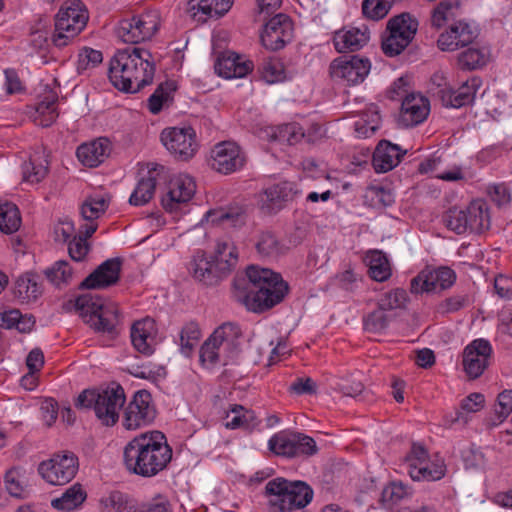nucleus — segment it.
Instances as JSON below:
<instances>
[{"instance_id": "nucleus-12", "label": "nucleus", "mask_w": 512, "mask_h": 512, "mask_svg": "<svg viewBox=\"0 0 512 512\" xmlns=\"http://www.w3.org/2000/svg\"><path fill=\"white\" fill-rule=\"evenodd\" d=\"M160 25L158 11L151 10L119 22L117 36L125 43L136 44L151 39Z\"/></svg>"}, {"instance_id": "nucleus-35", "label": "nucleus", "mask_w": 512, "mask_h": 512, "mask_svg": "<svg viewBox=\"0 0 512 512\" xmlns=\"http://www.w3.org/2000/svg\"><path fill=\"white\" fill-rule=\"evenodd\" d=\"M232 6V0H189L188 11L195 18L199 14V20L207 17H220Z\"/></svg>"}, {"instance_id": "nucleus-61", "label": "nucleus", "mask_w": 512, "mask_h": 512, "mask_svg": "<svg viewBox=\"0 0 512 512\" xmlns=\"http://www.w3.org/2000/svg\"><path fill=\"white\" fill-rule=\"evenodd\" d=\"M484 396L480 393H472L469 396H467L465 399L462 400L460 409L461 411L457 412L456 421L463 420L466 422V418H464L462 415L464 412L466 413H474L482 409L484 406Z\"/></svg>"}, {"instance_id": "nucleus-47", "label": "nucleus", "mask_w": 512, "mask_h": 512, "mask_svg": "<svg viewBox=\"0 0 512 512\" xmlns=\"http://www.w3.org/2000/svg\"><path fill=\"white\" fill-rule=\"evenodd\" d=\"M261 78L268 84L281 82L285 79L283 63L276 57L264 58L258 66Z\"/></svg>"}, {"instance_id": "nucleus-42", "label": "nucleus", "mask_w": 512, "mask_h": 512, "mask_svg": "<svg viewBox=\"0 0 512 512\" xmlns=\"http://www.w3.org/2000/svg\"><path fill=\"white\" fill-rule=\"evenodd\" d=\"M57 95L53 92H49L41 101L36 104L34 118L35 122L42 127H49L52 125L58 113L56 111Z\"/></svg>"}, {"instance_id": "nucleus-60", "label": "nucleus", "mask_w": 512, "mask_h": 512, "mask_svg": "<svg viewBox=\"0 0 512 512\" xmlns=\"http://www.w3.org/2000/svg\"><path fill=\"white\" fill-rule=\"evenodd\" d=\"M294 434L295 444L293 445L292 450H295V457L312 456L317 453L318 449L316 442L312 437L298 432H294Z\"/></svg>"}, {"instance_id": "nucleus-64", "label": "nucleus", "mask_w": 512, "mask_h": 512, "mask_svg": "<svg viewBox=\"0 0 512 512\" xmlns=\"http://www.w3.org/2000/svg\"><path fill=\"white\" fill-rule=\"evenodd\" d=\"M103 60V55L100 51L92 48H84L79 54L78 69H87L95 67Z\"/></svg>"}, {"instance_id": "nucleus-29", "label": "nucleus", "mask_w": 512, "mask_h": 512, "mask_svg": "<svg viewBox=\"0 0 512 512\" xmlns=\"http://www.w3.org/2000/svg\"><path fill=\"white\" fill-rule=\"evenodd\" d=\"M370 39L366 26L347 27L335 32L333 43L339 53L354 52L363 48Z\"/></svg>"}, {"instance_id": "nucleus-2", "label": "nucleus", "mask_w": 512, "mask_h": 512, "mask_svg": "<svg viewBox=\"0 0 512 512\" xmlns=\"http://www.w3.org/2000/svg\"><path fill=\"white\" fill-rule=\"evenodd\" d=\"M236 297L248 310L259 313L280 303L288 292L281 276L270 269L250 266L246 278L234 280Z\"/></svg>"}, {"instance_id": "nucleus-39", "label": "nucleus", "mask_w": 512, "mask_h": 512, "mask_svg": "<svg viewBox=\"0 0 512 512\" xmlns=\"http://www.w3.org/2000/svg\"><path fill=\"white\" fill-rule=\"evenodd\" d=\"M156 175V169H153L148 171L147 176L139 179L129 198V203L131 205L142 206L152 199L157 184Z\"/></svg>"}, {"instance_id": "nucleus-15", "label": "nucleus", "mask_w": 512, "mask_h": 512, "mask_svg": "<svg viewBox=\"0 0 512 512\" xmlns=\"http://www.w3.org/2000/svg\"><path fill=\"white\" fill-rule=\"evenodd\" d=\"M161 142L180 160L192 158L198 149L195 130L190 126L164 129L161 133Z\"/></svg>"}, {"instance_id": "nucleus-5", "label": "nucleus", "mask_w": 512, "mask_h": 512, "mask_svg": "<svg viewBox=\"0 0 512 512\" xmlns=\"http://www.w3.org/2000/svg\"><path fill=\"white\" fill-rule=\"evenodd\" d=\"M269 512H305L313 499V489L304 481L277 477L265 485Z\"/></svg>"}, {"instance_id": "nucleus-41", "label": "nucleus", "mask_w": 512, "mask_h": 512, "mask_svg": "<svg viewBox=\"0 0 512 512\" xmlns=\"http://www.w3.org/2000/svg\"><path fill=\"white\" fill-rule=\"evenodd\" d=\"M370 277L377 282H384L391 276V267L386 255L378 250L366 256Z\"/></svg>"}, {"instance_id": "nucleus-31", "label": "nucleus", "mask_w": 512, "mask_h": 512, "mask_svg": "<svg viewBox=\"0 0 512 512\" xmlns=\"http://www.w3.org/2000/svg\"><path fill=\"white\" fill-rule=\"evenodd\" d=\"M111 152L110 142L107 138H98L81 144L76 151L79 161L88 167H97L105 161Z\"/></svg>"}, {"instance_id": "nucleus-51", "label": "nucleus", "mask_w": 512, "mask_h": 512, "mask_svg": "<svg viewBox=\"0 0 512 512\" xmlns=\"http://www.w3.org/2000/svg\"><path fill=\"white\" fill-rule=\"evenodd\" d=\"M512 412V390H505L498 395L493 415L488 419V425L501 424Z\"/></svg>"}, {"instance_id": "nucleus-4", "label": "nucleus", "mask_w": 512, "mask_h": 512, "mask_svg": "<svg viewBox=\"0 0 512 512\" xmlns=\"http://www.w3.org/2000/svg\"><path fill=\"white\" fill-rule=\"evenodd\" d=\"M242 350V331L235 323H223L216 328L200 348V361L206 367L227 365Z\"/></svg>"}, {"instance_id": "nucleus-16", "label": "nucleus", "mask_w": 512, "mask_h": 512, "mask_svg": "<svg viewBox=\"0 0 512 512\" xmlns=\"http://www.w3.org/2000/svg\"><path fill=\"white\" fill-rule=\"evenodd\" d=\"M370 69V60L359 56L339 57L333 60L329 67L331 77L348 86L362 83Z\"/></svg>"}, {"instance_id": "nucleus-24", "label": "nucleus", "mask_w": 512, "mask_h": 512, "mask_svg": "<svg viewBox=\"0 0 512 512\" xmlns=\"http://www.w3.org/2000/svg\"><path fill=\"white\" fill-rule=\"evenodd\" d=\"M481 85L482 81L479 77H471L456 90L450 87L440 89L438 96L445 107L460 108L474 101Z\"/></svg>"}, {"instance_id": "nucleus-63", "label": "nucleus", "mask_w": 512, "mask_h": 512, "mask_svg": "<svg viewBox=\"0 0 512 512\" xmlns=\"http://www.w3.org/2000/svg\"><path fill=\"white\" fill-rule=\"evenodd\" d=\"M68 252L74 261H82L89 252V244L82 236H75L69 241Z\"/></svg>"}, {"instance_id": "nucleus-14", "label": "nucleus", "mask_w": 512, "mask_h": 512, "mask_svg": "<svg viewBox=\"0 0 512 512\" xmlns=\"http://www.w3.org/2000/svg\"><path fill=\"white\" fill-rule=\"evenodd\" d=\"M455 281V271L447 266L426 267L411 280L410 291L413 294L437 293L450 288Z\"/></svg>"}, {"instance_id": "nucleus-3", "label": "nucleus", "mask_w": 512, "mask_h": 512, "mask_svg": "<svg viewBox=\"0 0 512 512\" xmlns=\"http://www.w3.org/2000/svg\"><path fill=\"white\" fill-rule=\"evenodd\" d=\"M155 65L150 51L140 47L118 50L110 60L108 76L119 91L137 93L152 83Z\"/></svg>"}, {"instance_id": "nucleus-22", "label": "nucleus", "mask_w": 512, "mask_h": 512, "mask_svg": "<svg viewBox=\"0 0 512 512\" xmlns=\"http://www.w3.org/2000/svg\"><path fill=\"white\" fill-rule=\"evenodd\" d=\"M195 191L196 184L191 176L176 175L169 181L168 191L161 199L162 206L166 211L174 212L181 204L190 201Z\"/></svg>"}, {"instance_id": "nucleus-46", "label": "nucleus", "mask_w": 512, "mask_h": 512, "mask_svg": "<svg viewBox=\"0 0 512 512\" xmlns=\"http://www.w3.org/2000/svg\"><path fill=\"white\" fill-rule=\"evenodd\" d=\"M294 440V432L280 431L269 439L268 447L276 455L293 458L295 457V450H292Z\"/></svg>"}, {"instance_id": "nucleus-36", "label": "nucleus", "mask_w": 512, "mask_h": 512, "mask_svg": "<svg viewBox=\"0 0 512 512\" xmlns=\"http://www.w3.org/2000/svg\"><path fill=\"white\" fill-rule=\"evenodd\" d=\"M21 169L23 182L29 184L41 182L48 173V161L44 152H35L30 155L29 160L22 164Z\"/></svg>"}, {"instance_id": "nucleus-26", "label": "nucleus", "mask_w": 512, "mask_h": 512, "mask_svg": "<svg viewBox=\"0 0 512 512\" xmlns=\"http://www.w3.org/2000/svg\"><path fill=\"white\" fill-rule=\"evenodd\" d=\"M476 37L475 29L466 22L458 21L439 36L437 43L443 51H455L460 47L469 45Z\"/></svg>"}, {"instance_id": "nucleus-9", "label": "nucleus", "mask_w": 512, "mask_h": 512, "mask_svg": "<svg viewBox=\"0 0 512 512\" xmlns=\"http://www.w3.org/2000/svg\"><path fill=\"white\" fill-rule=\"evenodd\" d=\"M446 227L457 234L466 231L482 233L490 227L488 205L484 200L472 201L466 209L450 208L444 215Z\"/></svg>"}, {"instance_id": "nucleus-50", "label": "nucleus", "mask_w": 512, "mask_h": 512, "mask_svg": "<svg viewBox=\"0 0 512 512\" xmlns=\"http://www.w3.org/2000/svg\"><path fill=\"white\" fill-rule=\"evenodd\" d=\"M488 61V53L485 49L468 48L458 56V63L462 69L475 70L483 67Z\"/></svg>"}, {"instance_id": "nucleus-44", "label": "nucleus", "mask_w": 512, "mask_h": 512, "mask_svg": "<svg viewBox=\"0 0 512 512\" xmlns=\"http://www.w3.org/2000/svg\"><path fill=\"white\" fill-rule=\"evenodd\" d=\"M134 508L129 496L120 491H112L100 500L101 512H132Z\"/></svg>"}, {"instance_id": "nucleus-40", "label": "nucleus", "mask_w": 512, "mask_h": 512, "mask_svg": "<svg viewBox=\"0 0 512 512\" xmlns=\"http://www.w3.org/2000/svg\"><path fill=\"white\" fill-rule=\"evenodd\" d=\"M86 492L79 483L69 487L61 497L51 501L53 508L62 511H72L78 508L86 499Z\"/></svg>"}, {"instance_id": "nucleus-21", "label": "nucleus", "mask_w": 512, "mask_h": 512, "mask_svg": "<svg viewBox=\"0 0 512 512\" xmlns=\"http://www.w3.org/2000/svg\"><path fill=\"white\" fill-rule=\"evenodd\" d=\"M300 190L296 183L282 181L267 187L259 195L260 209L267 214L279 212L287 202L292 201Z\"/></svg>"}, {"instance_id": "nucleus-59", "label": "nucleus", "mask_w": 512, "mask_h": 512, "mask_svg": "<svg viewBox=\"0 0 512 512\" xmlns=\"http://www.w3.org/2000/svg\"><path fill=\"white\" fill-rule=\"evenodd\" d=\"M388 325V319L385 310L380 308L372 311L364 318V328L371 333H378L384 330Z\"/></svg>"}, {"instance_id": "nucleus-27", "label": "nucleus", "mask_w": 512, "mask_h": 512, "mask_svg": "<svg viewBox=\"0 0 512 512\" xmlns=\"http://www.w3.org/2000/svg\"><path fill=\"white\" fill-rule=\"evenodd\" d=\"M430 105L428 99L420 94L406 95L401 104L399 121L407 127L422 123L428 116Z\"/></svg>"}, {"instance_id": "nucleus-33", "label": "nucleus", "mask_w": 512, "mask_h": 512, "mask_svg": "<svg viewBox=\"0 0 512 512\" xmlns=\"http://www.w3.org/2000/svg\"><path fill=\"white\" fill-rule=\"evenodd\" d=\"M14 295L22 302H31L38 299L43 293L40 275L33 272L21 274L14 283Z\"/></svg>"}, {"instance_id": "nucleus-45", "label": "nucleus", "mask_w": 512, "mask_h": 512, "mask_svg": "<svg viewBox=\"0 0 512 512\" xmlns=\"http://www.w3.org/2000/svg\"><path fill=\"white\" fill-rule=\"evenodd\" d=\"M21 225L18 207L11 202H0V231L5 234L16 232Z\"/></svg>"}, {"instance_id": "nucleus-37", "label": "nucleus", "mask_w": 512, "mask_h": 512, "mask_svg": "<svg viewBox=\"0 0 512 512\" xmlns=\"http://www.w3.org/2000/svg\"><path fill=\"white\" fill-rule=\"evenodd\" d=\"M381 116L378 106L370 104L360 113L359 119L354 123L355 134L358 138H368L379 129Z\"/></svg>"}, {"instance_id": "nucleus-54", "label": "nucleus", "mask_w": 512, "mask_h": 512, "mask_svg": "<svg viewBox=\"0 0 512 512\" xmlns=\"http://www.w3.org/2000/svg\"><path fill=\"white\" fill-rule=\"evenodd\" d=\"M275 140L294 145L304 137L302 127L297 123L283 124L277 127L273 134Z\"/></svg>"}, {"instance_id": "nucleus-17", "label": "nucleus", "mask_w": 512, "mask_h": 512, "mask_svg": "<svg viewBox=\"0 0 512 512\" xmlns=\"http://www.w3.org/2000/svg\"><path fill=\"white\" fill-rule=\"evenodd\" d=\"M155 416L151 394L146 390H139L124 410L123 425L128 430H135L150 424Z\"/></svg>"}, {"instance_id": "nucleus-49", "label": "nucleus", "mask_w": 512, "mask_h": 512, "mask_svg": "<svg viewBox=\"0 0 512 512\" xmlns=\"http://www.w3.org/2000/svg\"><path fill=\"white\" fill-rule=\"evenodd\" d=\"M201 330L196 322L185 324L180 331V351L184 356H190L199 343Z\"/></svg>"}, {"instance_id": "nucleus-53", "label": "nucleus", "mask_w": 512, "mask_h": 512, "mask_svg": "<svg viewBox=\"0 0 512 512\" xmlns=\"http://www.w3.org/2000/svg\"><path fill=\"white\" fill-rule=\"evenodd\" d=\"M175 90L173 82L161 84L148 99V107L152 114H158L163 106L172 100V92Z\"/></svg>"}, {"instance_id": "nucleus-7", "label": "nucleus", "mask_w": 512, "mask_h": 512, "mask_svg": "<svg viewBox=\"0 0 512 512\" xmlns=\"http://www.w3.org/2000/svg\"><path fill=\"white\" fill-rule=\"evenodd\" d=\"M125 401L124 389L118 384H112L103 389L82 391L75 405L78 408H92L100 423L111 427L118 422L120 410Z\"/></svg>"}, {"instance_id": "nucleus-25", "label": "nucleus", "mask_w": 512, "mask_h": 512, "mask_svg": "<svg viewBox=\"0 0 512 512\" xmlns=\"http://www.w3.org/2000/svg\"><path fill=\"white\" fill-rule=\"evenodd\" d=\"M121 265L122 260L120 258L107 259L85 278L81 287L98 289L114 285L119 280Z\"/></svg>"}, {"instance_id": "nucleus-19", "label": "nucleus", "mask_w": 512, "mask_h": 512, "mask_svg": "<svg viewBox=\"0 0 512 512\" xmlns=\"http://www.w3.org/2000/svg\"><path fill=\"white\" fill-rule=\"evenodd\" d=\"M492 346L488 340L475 339L463 351V368L470 379L480 377L489 366Z\"/></svg>"}, {"instance_id": "nucleus-48", "label": "nucleus", "mask_w": 512, "mask_h": 512, "mask_svg": "<svg viewBox=\"0 0 512 512\" xmlns=\"http://www.w3.org/2000/svg\"><path fill=\"white\" fill-rule=\"evenodd\" d=\"M108 195L89 196L81 206V215L86 221L98 219L109 206Z\"/></svg>"}, {"instance_id": "nucleus-11", "label": "nucleus", "mask_w": 512, "mask_h": 512, "mask_svg": "<svg viewBox=\"0 0 512 512\" xmlns=\"http://www.w3.org/2000/svg\"><path fill=\"white\" fill-rule=\"evenodd\" d=\"M418 21L410 13L404 12L389 19L381 48L388 57L401 54L414 39L418 30Z\"/></svg>"}, {"instance_id": "nucleus-23", "label": "nucleus", "mask_w": 512, "mask_h": 512, "mask_svg": "<svg viewBox=\"0 0 512 512\" xmlns=\"http://www.w3.org/2000/svg\"><path fill=\"white\" fill-rule=\"evenodd\" d=\"M429 459L427 450L424 446L414 443L410 452L405 457L404 467L414 481H438L443 478L442 466L438 464L437 468L426 471L424 462Z\"/></svg>"}, {"instance_id": "nucleus-56", "label": "nucleus", "mask_w": 512, "mask_h": 512, "mask_svg": "<svg viewBox=\"0 0 512 512\" xmlns=\"http://www.w3.org/2000/svg\"><path fill=\"white\" fill-rule=\"evenodd\" d=\"M256 249L260 255L270 257L281 252V245L273 233L263 232L258 238Z\"/></svg>"}, {"instance_id": "nucleus-62", "label": "nucleus", "mask_w": 512, "mask_h": 512, "mask_svg": "<svg viewBox=\"0 0 512 512\" xmlns=\"http://www.w3.org/2000/svg\"><path fill=\"white\" fill-rule=\"evenodd\" d=\"M454 8V3L449 0L441 1L433 10L431 16V24L435 28H441L448 17L451 16V10Z\"/></svg>"}, {"instance_id": "nucleus-34", "label": "nucleus", "mask_w": 512, "mask_h": 512, "mask_svg": "<svg viewBox=\"0 0 512 512\" xmlns=\"http://www.w3.org/2000/svg\"><path fill=\"white\" fill-rule=\"evenodd\" d=\"M207 220L211 223L222 224L225 227H242L247 220V210L243 205H233L224 209L211 210L207 212Z\"/></svg>"}, {"instance_id": "nucleus-13", "label": "nucleus", "mask_w": 512, "mask_h": 512, "mask_svg": "<svg viewBox=\"0 0 512 512\" xmlns=\"http://www.w3.org/2000/svg\"><path fill=\"white\" fill-rule=\"evenodd\" d=\"M78 468L77 457L71 452H63L42 461L38 472L51 485H65L76 476Z\"/></svg>"}, {"instance_id": "nucleus-38", "label": "nucleus", "mask_w": 512, "mask_h": 512, "mask_svg": "<svg viewBox=\"0 0 512 512\" xmlns=\"http://www.w3.org/2000/svg\"><path fill=\"white\" fill-rule=\"evenodd\" d=\"M258 425L254 411L242 405H233L226 414L225 427L228 429H253Z\"/></svg>"}, {"instance_id": "nucleus-52", "label": "nucleus", "mask_w": 512, "mask_h": 512, "mask_svg": "<svg viewBox=\"0 0 512 512\" xmlns=\"http://www.w3.org/2000/svg\"><path fill=\"white\" fill-rule=\"evenodd\" d=\"M46 278L55 286L68 284L73 276L70 264L65 260L56 261L44 271Z\"/></svg>"}, {"instance_id": "nucleus-43", "label": "nucleus", "mask_w": 512, "mask_h": 512, "mask_svg": "<svg viewBox=\"0 0 512 512\" xmlns=\"http://www.w3.org/2000/svg\"><path fill=\"white\" fill-rule=\"evenodd\" d=\"M5 487L8 493L16 498L24 497L27 479L26 469L21 466H13L8 469L4 476Z\"/></svg>"}, {"instance_id": "nucleus-8", "label": "nucleus", "mask_w": 512, "mask_h": 512, "mask_svg": "<svg viewBox=\"0 0 512 512\" xmlns=\"http://www.w3.org/2000/svg\"><path fill=\"white\" fill-rule=\"evenodd\" d=\"M89 14L81 0H66L60 6L54 19V31L51 41L62 48L71 44L86 27Z\"/></svg>"}, {"instance_id": "nucleus-58", "label": "nucleus", "mask_w": 512, "mask_h": 512, "mask_svg": "<svg viewBox=\"0 0 512 512\" xmlns=\"http://www.w3.org/2000/svg\"><path fill=\"white\" fill-rule=\"evenodd\" d=\"M407 301V293L405 290L396 288L390 292L385 293L378 302L380 308L385 311L402 308Z\"/></svg>"}, {"instance_id": "nucleus-1", "label": "nucleus", "mask_w": 512, "mask_h": 512, "mask_svg": "<svg viewBox=\"0 0 512 512\" xmlns=\"http://www.w3.org/2000/svg\"><path fill=\"white\" fill-rule=\"evenodd\" d=\"M171 459L172 449L166 436L156 430L134 437L123 452L127 471L143 478H152L164 471Z\"/></svg>"}, {"instance_id": "nucleus-10", "label": "nucleus", "mask_w": 512, "mask_h": 512, "mask_svg": "<svg viewBox=\"0 0 512 512\" xmlns=\"http://www.w3.org/2000/svg\"><path fill=\"white\" fill-rule=\"evenodd\" d=\"M75 310L95 331L107 333L112 337L116 334L117 311L105 306L97 295L87 293L75 299Z\"/></svg>"}, {"instance_id": "nucleus-20", "label": "nucleus", "mask_w": 512, "mask_h": 512, "mask_svg": "<svg viewBox=\"0 0 512 512\" xmlns=\"http://www.w3.org/2000/svg\"><path fill=\"white\" fill-rule=\"evenodd\" d=\"M293 38V23L285 14H277L264 26L261 42L269 50L282 49Z\"/></svg>"}, {"instance_id": "nucleus-32", "label": "nucleus", "mask_w": 512, "mask_h": 512, "mask_svg": "<svg viewBox=\"0 0 512 512\" xmlns=\"http://www.w3.org/2000/svg\"><path fill=\"white\" fill-rule=\"evenodd\" d=\"M131 341L134 348L144 355L154 352L155 323L151 318L136 321L131 328Z\"/></svg>"}, {"instance_id": "nucleus-55", "label": "nucleus", "mask_w": 512, "mask_h": 512, "mask_svg": "<svg viewBox=\"0 0 512 512\" xmlns=\"http://www.w3.org/2000/svg\"><path fill=\"white\" fill-rule=\"evenodd\" d=\"M391 7V0H364L362 3L363 14L372 20L384 18Z\"/></svg>"}, {"instance_id": "nucleus-18", "label": "nucleus", "mask_w": 512, "mask_h": 512, "mask_svg": "<svg viewBox=\"0 0 512 512\" xmlns=\"http://www.w3.org/2000/svg\"><path fill=\"white\" fill-rule=\"evenodd\" d=\"M245 161L243 151L235 142L224 141L211 150L208 163L213 170L227 175L241 169Z\"/></svg>"}, {"instance_id": "nucleus-57", "label": "nucleus", "mask_w": 512, "mask_h": 512, "mask_svg": "<svg viewBox=\"0 0 512 512\" xmlns=\"http://www.w3.org/2000/svg\"><path fill=\"white\" fill-rule=\"evenodd\" d=\"M412 494L411 488L401 481H393L382 491L384 501L397 503Z\"/></svg>"}, {"instance_id": "nucleus-6", "label": "nucleus", "mask_w": 512, "mask_h": 512, "mask_svg": "<svg viewBox=\"0 0 512 512\" xmlns=\"http://www.w3.org/2000/svg\"><path fill=\"white\" fill-rule=\"evenodd\" d=\"M238 261V253L231 241L218 242L214 258H208L203 251H197L189 263V272L195 280L204 285H214L227 275Z\"/></svg>"}, {"instance_id": "nucleus-30", "label": "nucleus", "mask_w": 512, "mask_h": 512, "mask_svg": "<svg viewBox=\"0 0 512 512\" xmlns=\"http://www.w3.org/2000/svg\"><path fill=\"white\" fill-rule=\"evenodd\" d=\"M406 153L400 146L391 143L388 140H381L376 146L372 164L377 173H386L395 168Z\"/></svg>"}, {"instance_id": "nucleus-28", "label": "nucleus", "mask_w": 512, "mask_h": 512, "mask_svg": "<svg viewBox=\"0 0 512 512\" xmlns=\"http://www.w3.org/2000/svg\"><path fill=\"white\" fill-rule=\"evenodd\" d=\"M253 70V63L244 59L241 55L227 51L222 53L216 63V73L224 78H242Z\"/></svg>"}]
</instances>
